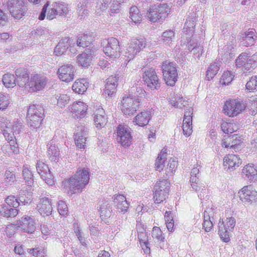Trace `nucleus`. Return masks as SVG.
<instances>
[{"label": "nucleus", "mask_w": 257, "mask_h": 257, "mask_svg": "<svg viewBox=\"0 0 257 257\" xmlns=\"http://www.w3.org/2000/svg\"><path fill=\"white\" fill-rule=\"evenodd\" d=\"M170 103L175 107L182 108L187 104L188 101L183 99L181 95L176 94L171 99Z\"/></svg>", "instance_id": "obj_47"}, {"label": "nucleus", "mask_w": 257, "mask_h": 257, "mask_svg": "<svg viewBox=\"0 0 257 257\" xmlns=\"http://www.w3.org/2000/svg\"><path fill=\"white\" fill-rule=\"evenodd\" d=\"M142 78L147 87L152 90L158 89L161 86L160 80L153 68L145 69Z\"/></svg>", "instance_id": "obj_10"}, {"label": "nucleus", "mask_w": 257, "mask_h": 257, "mask_svg": "<svg viewBox=\"0 0 257 257\" xmlns=\"http://www.w3.org/2000/svg\"><path fill=\"white\" fill-rule=\"evenodd\" d=\"M88 1L82 0L77 5V13L80 19H84L88 14L89 11L87 9Z\"/></svg>", "instance_id": "obj_41"}, {"label": "nucleus", "mask_w": 257, "mask_h": 257, "mask_svg": "<svg viewBox=\"0 0 257 257\" xmlns=\"http://www.w3.org/2000/svg\"><path fill=\"white\" fill-rule=\"evenodd\" d=\"M88 84V82L85 79L76 80L72 85V89L78 94L83 93L87 90Z\"/></svg>", "instance_id": "obj_35"}, {"label": "nucleus", "mask_w": 257, "mask_h": 257, "mask_svg": "<svg viewBox=\"0 0 257 257\" xmlns=\"http://www.w3.org/2000/svg\"><path fill=\"white\" fill-rule=\"evenodd\" d=\"M15 180V176L13 172L7 170L4 175L2 184L6 186H8L14 183Z\"/></svg>", "instance_id": "obj_51"}, {"label": "nucleus", "mask_w": 257, "mask_h": 257, "mask_svg": "<svg viewBox=\"0 0 257 257\" xmlns=\"http://www.w3.org/2000/svg\"><path fill=\"white\" fill-rule=\"evenodd\" d=\"M219 67L215 63L211 64L206 71V79L210 80L217 73Z\"/></svg>", "instance_id": "obj_54"}, {"label": "nucleus", "mask_w": 257, "mask_h": 257, "mask_svg": "<svg viewBox=\"0 0 257 257\" xmlns=\"http://www.w3.org/2000/svg\"><path fill=\"white\" fill-rule=\"evenodd\" d=\"M92 40L93 38L91 36L84 34L78 37L77 40L76 46L83 48L87 47Z\"/></svg>", "instance_id": "obj_45"}, {"label": "nucleus", "mask_w": 257, "mask_h": 257, "mask_svg": "<svg viewBox=\"0 0 257 257\" xmlns=\"http://www.w3.org/2000/svg\"><path fill=\"white\" fill-rule=\"evenodd\" d=\"M58 210L61 215L66 216L68 212L67 205L66 203L60 200L58 203Z\"/></svg>", "instance_id": "obj_64"}, {"label": "nucleus", "mask_w": 257, "mask_h": 257, "mask_svg": "<svg viewBox=\"0 0 257 257\" xmlns=\"http://www.w3.org/2000/svg\"><path fill=\"white\" fill-rule=\"evenodd\" d=\"M49 30L44 28L40 27L37 28L36 30H33L31 32V36H33L35 38H37L38 37H45L48 36L49 35Z\"/></svg>", "instance_id": "obj_56"}, {"label": "nucleus", "mask_w": 257, "mask_h": 257, "mask_svg": "<svg viewBox=\"0 0 257 257\" xmlns=\"http://www.w3.org/2000/svg\"><path fill=\"white\" fill-rule=\"evenodd\" d=\"M3 82L8 88H13L16 84V78L14 74L8 73L3 76Z\"/></svg>", "instance_id": "obj_49"}, {"label": "nucleus", "mask_w": 257, "mask_h": 257, "mask_svg": "<svg viewBox=\"0 0 257 257\" xmlns=\"http://www.w3.org/2000/svg\"><path fill=\"white\" fill-rule=\"evenodd\" d=\"M193 109L189 107L184 113L182 129L183 134L186 137L189 136L192 132V114Z\"/></svg>", "instance_id": "obj_18"}, {"label": "nucleus", "mask_w": 257, "mask_h": 257, "mask_svg": "<svg viewBox=\"0 0 257 257\" xmlns=\"http://www.w3.org/2000/svg\"><path fill=\"white\" fill-rule=\"evenodd\" d=\"M107 121V119L104 109L101 107L97 109L94 113V122L96 127L100 129L105 125Z\"/></svg>", "instance_id": "obj_23"}, {"label": "nucleus", "mask_w": 257, "mask_h": 257, "mask_svg": "<svg viewBox=\"0 0 257 257\" xmlns=\"http://www.w3.org/2000/svg\"><path fill=\"white\" fill-rule=\"evenodd\" d=\"M151 119L150 111L146 110L139 113L135 117L133 122L135 124L144 127L147 125Z\"/></svg>", "instance_id": "obj_30"}, {"label": "nucleus", "mask_w": 257, "mask_h": 257, "mask_svg": "<svg viewBox=\"0 0 257 257\" xmlns=\"http://www.w3.org/2000/svg\"><path fill=\"white\" fill-rule=\"evenodd\" d=\"M111 209L109 207H100V215L102 220L106 223V220L109 218L111 215Z\"/></svg>", "instance_id": "obj_62"}, {"label": "nucleus", "mask_w": 257, "mask_h": 257, "mask_svg": "<svg viewBox=\"0 0 257 257\" xmlns=\"http://www.w3.org/2000/svg\"><path fill=\"white\" fill-rule=\"evenodd\" d=\"M75 69L71 64L62 65L57 71L58 78L62 81L70 82L74 78Z\"/></svg>", "instance_id": "obj_15"}, {"label": "nucleus", "mask_w": 257, "mask_h": 257, "mask_svg": "<svg viewBox=\"0 0 257 257\" xmlns=\"http://www.w3.org/2000/svg\"><path fill=\"white\" fill-rule=\"evenodd\" d=\"M175 38V33L173 30H168L163 33L162 40L166 44L172 43Z\"/></svg>", "instance_id": "obj_53"}, {"label": "nucleus", "mask_w": 257, "mask_h": 257, "mask_svg": "<svg viewBox=\"0 0 257 257\" xmlns=\"http://www.w3.org/2000/svg\"><path fill=\"white\" fill-rule=\"evenodd\" d=\"M111 0H98L96 6V13L98 15L105 11L110 4Z\"/></svg>", "instance_id": "obj_55"}, {"label": "nucleus", "mask_w": 257, "mask_h": 257, "mask_svg": "<svg viewBox=\"0 0 257 257\" xmlns=\"http://www.w3.org/2000/svg\"><path fill=\"white\" fill-rule=\"evenodd\" d=\"M236 38L234 36H229L228 41L227 44L225 45L222 49H219V54H223L224 56H227L230 54L232 50L234 49L236 45Z\"/></svg>", "instance_id": "obj_37"}, {"label": "nucleus", "mask_w": 257, "mask_h": 257, "mask_svg": "<svg viewBox=\"0 0 257 257\" xmlns=\"http://www.w3.org/2000/svg\"><path fill=\"white\" fill-rule=\"evenodd\" d=\"M241 143V138L237 134L228 136L227 138L221 140V145L225 148H232L236 149Z\"/></svg>", "instance_id": "obj_25"}, {"label": "nucleus", "mask_w": 257, "mask_h": 257, "mask_svg": "<svg viewBox=\"0 0 257 257\" xmlns=\"http://www.w3.org/2000/svg\"><path fill=\"white\" fill-rule=\"evenodd\" d=\"M167 153L166 150L163 149L159 154L155 162L156 170L161 171L164 167V162L166 159Z\"/></svg>", "instance_id": "obj_44"}, {"label": "nucleus", "mask_w": 257, "mask_h": 257, "mask_svg": "<svg viewBox=\"0 0 257 257\" xmlns=\"http://www.w3.org/2000/svg\"><path fill=\"white\" fill-rule=\"evenodd\" d=\"M147 46V41L145 39H133L125 51L126 60L130 61L135 56Z\"/></svg>", "instance_id": "obj_6"}, {"label": "nucleus", "mask_w": 257, "mask_h": 257, "mask_svg": "<svg viewBox=\"0 0 257 257\" xmlns=\"http://www.w3.org/2000/svg\"><path fill=\"white\" fill-rule=\"evenodd\" d=\"M118 77L111 76L106 79V83L104 89V93L105 95L111 96L115 91L117 85Z\"/></svg>", "instance_id": "obj_26"}, {"label": "nucleus", "mask_w": 257, "mask_h": 257, "mask_svg": "<svg viewBox=\"0 0 257 257\" xmlns=\"http://www.w3.org/2000/svg\"><path fill=\"white\" fill-rule=\"evenodd\" d=\"M19 227L24 232L28 233H33L36 228L33 219L28 216L22 218Z\"/></svg>", "instance_id": "obj_29"}, {"label": "nucleus", "mask_w": 257, "mask_h": 257, "mask_svg": "<svg viewBox=\"0 0 257 257\" xmlns=\"http://www.w3.org/2000/svg\"><path fill=\"white\" fill-rule=\"evenodd\" d=\"M48 82L47 78L41 74H35L31 77L29 84H28V92H33L44 89Z\"/></svg>", "instance_id": "obj_12"}, {"label": "nucleus", "mask_w": 257, "mask_h": 257, "mask_svg": "<svg viewBox=\"0 0 257 257\" xmlns=\"http://www.w3.org/2000/svg\"><path fill=\"white\" fill-rule=\"evenodd\" d=\"M241 164V160L237 155L228 154L223 158V166L224 169L233 171L238 168Z\"/></svg>", "instance_id": "obj_17"}, {"label": "nucleus", "mask_w": 257, "mask_h": 257, "mask_svg": "<svg viewBox=\"0 0 257 257\" xmlns=\"http://www.w3.org/2000/svg\"><path fill=\"white\" fill-rule=\"evenodd\" d=\"M171 6L168 4H161L157 6L158 13L160 15V19L164 21L171 12Z\"/></svg>", "instance_id": "obj_40"}, {"label": "nucleus", "mask_w": 257, "mask_h": 257, "mask_svg": "<svg viewBox=\"0 0 257 257\" xmlns=\"http://www.w3.org/2000/svg\"><path fill=\"white\" fill-rule=\"evenodd\" d=\"M188 49L197 58H199L203 52L202 46L193 40L189 41Z\"/></svg>", "instance_id": "obj_39"}, {"label": "nucleus", "mask_w": 257, "mask_h": 257, "mask_svg": "<svg viewBox=\"0 0 257 257\" xmlns=\"http://www.w3.org/2000/svg\"><path fill=\"white\" fill-rule=\"evenodd\" d=\"M132 140L130 128L126 125H118L117 127V141L123 147H128L131 144Z\"/></svg>", "instance_id": "obj_13"}, {"label": "nucleus", "mask_w": 257, "mask_h": 257, "mask_svg": "<svg viewBox=\"0 0 257 257\" xmlns=\"http://www.w3.org/2000/svg\"><path fill=\"white\" fill-rule=\"evenodd\" d=\"M70 43V39L65 37L60 40L59 42L54 49V53L56 56H61L69 48Z\"/></svg>", "instance_id": "obj_32"}, {"label": "nucleus", "mask_w": 257, "mask_h": 257, "mask_svg": "<svg viewBox=\"0 0 257 257\" xmlns=\"http://www.w3.org/2000/svg\"><path fill=\"white\" fill-rule=\"evenodd\" d=\"M49 2H47L43 6L42 12H41L39 16V19L40 20H43L46 16L47 19L49 20H52L56 18V16H58L55 11L52 7H51V8L49 10L47 15L46 12L47 10L48 7L49 6Z\"/></svg>", "instance_id": "obj_34"}, {"label": "nucleus", "mask_w": 257, "mask_h": 257, "mask_svg": "<svg viewBox=\"0 0 257 257\" xmlns=\"http://www.w3.org/2000/svg\"><path fill=\"white\" fill-rule=\"evenodd\" d=\"M87 109V105L85 103L82 101H77L71 105L69 110L74 117L81 118L85 116Z\"/></svg>", "instance_id": "obj_20"}, {"label": "nucleus", "mask_w": 257, "mask_h": 257, "mask_svg": "<svg viewBox=\"0 0 257 257\" xmlns=\"http://www.w3.org/2000/svg\"><path fill=\"white\" fill-rule=\"evenodd\" d=\"M7 8L12 16L18 19L22 17L25 11L23 0H9Z\"/></svg>", "instance_id": "obj_14"}, {"label": "nucleus", "mask_w": 257, "mask_h": 257, "mask_svg": "<svg viewBox=\"0 0 257 257\" xmlns=\"http://www.w3.org/2000/svg\"><path fill=\"white\" fill-rule=\"evenodd\" d=\"M23 176L24 182L21 184L15 183V187L23 193H32L37 191L38 186L34 182V176L30 166L25 165L23 167Z\"/></svg>", "instance_id": "obj_2"}, {"label": "nucleus", "mask_w": 257, "mask_h": 257, "mask_svg": "<svg viewBox=\"0 0 257 257\" xmlns=\"http://www.w3.org/2000/svg\"><path fill=\"white\" fill-rule=\"evenodd\" d=\"M130 18L136 24L142 21V16L137 7L133 6L130 8Z\"/></svg>", "instance_id": "obj_46"}, {"label": "nucleus", "mask_w": 257, "mask_h": 257, "mask_svg": "<svg viewBox=\"0 0 257 257\" xmlns=\"http://www.w3.org/2000/svg\"><path fill=\"white\" fill-rule=\"evenodd\" d=\"M177 162L174 160H170L167 167L166 168V174L167 176H171L177 166Z\"/></svg>", "instance_id": "obj_63"}, {"label": "nucleus", "mask_w": 257, "mask_h": 257, "mask_svg": "<svg viewBox=\"0 0 257 257\" xmlns=\"http://www.w3.org/2000/svg\"><path fill=\"white\" fill-rule=\"evenodd\" d=\"M147 17L152 22L162 21L159 18L160 15L158 13L157 5L152 6L150 8L147 13Z\"/></svg>", "instance_id": "obj_48"}, {"label": "nucleus", "mask_w": 257, "mask_h": 257, "mask_svg": "<svg viewBox=\"0 0 257 257\" xmlns=\"http://www.w3.org/2000/svg\"><path fill=\"white\" fill-rule=\"evenodd\" d=\"M37 208L39 213L43 216H47L51 214L52 207L49 198L44 197L40 199Z\"/></svg>", "instance_id": "obj_22"}, {"label": "nucleus", "mask_w": 257, "mask_h": 257, "mask_svg": "<svg viewBox=\"0 0 257 257\" xmlns=\"http://www.w3.org/2000/svg\"><path fill=\"white\" fill-rule=\"evenodd\" d=\"M90 179L88 168L79 169L68 180L63 181L65 187L73 192H82L88 184Z\"/></svg>", "instance_id": "obj_1"}, {"label": "nucleus", "mask_w": 257, "mask_h": 257, "mask_svg": "<svg viewBox=\"0 0 257 257\" xmlns=\"http://www.w3.org/2000/svg\"><path fill=\"white\" fill-rule=\"evenodd\" d=\"M51 7L54 8L55 12L60 16H66L69 12L68 5L63 2H54Z\"/></svg>", "instance_id": "obj_38"}, {"label": "nucleus", "mask_w": 257, "mask_h": 257, "mask_svg": "<svg viewBox=\"0 0 257 257\" xmlns=\"http://www.w3.org/2000/svg\"><path fill=\"white\" fill-rule=\"evenodd\" d=\"M92 54L91 50L86 49L85 51L77 57V63L83 67L90 65L92 61Z\"/></svg>", "instance_id": "obj_28"}, {"label": "nucleus", "mask_w": 257, "mask_h": 257, "mask_svg": "<svg viewBox=\"0 0 257 257\" xmlns=\"http://www.w3.org/2000/svg\"><path fill=\"white\" fill-rule=\"evenodd\" d=\"M170 184L166 180L157 182L154 187V193H168L170 190Z\"/></svg>", "instance_id": "obj_43"}, {"label": "nucleus", "mask_w": 257, "mask_h": 257, "mask_svg": "<svg viewBox=\"0 0 257 257\" xmlns=\"http://www.w3.org/2000/svg\"><path fill=\"white\" fill-rule=\"evenodd\" d=\"M140 108V99L133 97V95L130 96L124 97L121 100L120 108L122 112L125 115H133L136 111Z\"/></svg>", "instance_id": "obj_7"}, {"label": "nucleus", "mask_w": 257, "mask_h": 257, "mask_svg": "<svg viewBox=\"0 0 257 257\" xmlns=\"http://www.w3.org/2000/svg\"><path fill=\"white\" fill-rule=\"evenodd\" d=\"M1 122V130L6 140L13 138L15 134H19L23 128L21 120L18 119L12 122L8 118H3Z\"/></svg>", "instance_id": "obj_4"}, {"label": "nucleus", "mask_w": 257, "mask_h": 257, "mask_svg": "<svg viewBox=\"0 0 257 257\" xmlns=\"http://www.w3.org/2000/svg\"><path fill=\"white\" fill-rule=\"evenodd\" d=\"M249 57L248 54L246 53L240 54L236 60V65L237 67H243L245 71H248L246 67L247 58Z\"/></svg>", "instance_id": "obj_52"}, {"label": "nucleus", "mask_w": 257, "mask_h": 257, "mask_svg": "<svg viewBox=\"0 0 257 257\" xmlns=\"http://www.w3.org/2000/svg\"><path fill=\"white\" fill-rule=\"evenodd\" d=\"M107 44L103 47V52L111 59H116L120 55V48L118 40L115 38H109Z\"/></svg>", "instance_id": "obj_11"}, {"label": "nucleus", "mask_w": 257, "mask_h": 257, "mask_svg": "<svg viewBox=\"0 0 257 257\" xmlns=\"http://www.w3.org/2000/svg\"><path fill=\"white\" fill-rule=\"evenodd\" d=\"M44 109L40 105H30L28 109L27 123L31 129H38L44 119Z\"/></svg>", "instance_id": "obj_3"}, {"label": "nucleus", "mask_w": 257, "mask_h": 257, "mask_svg": "<svg viewBox=\"0 0 257 257\" xmlns=\"http://www.w3.org/2000/svg\"><path fill=\"white\" fill-rule=\"evenodd\" d=\"M87 132L84 126H78L74 133L75 142L76 146L80 148H84L86 141Z\"/></svg>", "instance_id": "obj_19"}, {"label": "nucleus", "mask_w": 257, "mask_h": 257, "mask_svg": "<svg viewBox=\"0 0 257 257\" xmlns=\"http://www.w3.org/2000/svg\"><path fill=\"white\" fill-rule=\"evenodd\" d=\"M254 36L255 30L253 29L244 33V36H243V40L241 41L242 45L246 47L253 45L255 41Z\"/></svg>", "instance_id": "obj_42"}, {"label": "nucleus", "mask_w": 257, "mask_h": 257, "mask_svg": "<svg viewBox=\"0 0 257 257\" xmlns=\"http://www.w3.org/2000/svg\"><path fill=\"white\" fill-rule=\"evenodd\" d=\"M193 15L191 18L186 19L183 32L188 38L192 36L194 31L195 17Z\"/></svg>", "instance_id": "obj_36"}, {"label": "nucleus", "mask_w": 257, "mask_h": 257, "mask_svg": "<svg viewBox=\"0 0 257 257\" xmlns=\"http://www.w3.org/2000/svg\"><path fill=\"white\" fill-rule=\"evenodd\" d=\"M57 97V105L61 108L64 107L70 100L69 96L67 94H60Z\"/></svg>", "instance_id": "obj_61"}, {"label": "nucleus", "mask_w": 257, "mask_h": 257, "mask_svg": "<svg viewBox=\"0 0 257 257\" xmlns=\"http://www.w3.org/2000/svg\"><path fill=\"white\" fill-rule=\"evenodd\" d=\"M0 213L1 215L7 218L14 217L18 214V210L11 205L3 204L1 205Z\"/></svg>", "instance_id": "obj_33"}, {"label": "nucleus", "mask_w": 257, "mask_h": 257, "mask_svg": "<svg viewBox=\"0 0 257 257\" xmlns=\"http://www.w3.org/2000/svg\"><path fill=\"white\" fill-rule=\"evenodd\" d=\"M113 198L114 202L116 204L117 211L123 214L125 213L129 206L126 197L122 194H116L114 195Z\"/></svg>", "instance_id": "obj_24"}, {"label": "nucleus", "mask_w": 257, "mask_h": 257, "mask_svg": "<svg viewBox=\"0 0 257 257\" xmlns=\"http://www.w3.org/2000/svg\"><path fill=\"white\" fill-rule=\"evenodd\" d=\"M240 200L244 203H252L257 199V194H240Z\"/></svg>", "instance_id": "obj_58"}, {"label": "nucleus", "mask_w": 257, "mask_h": 257, "mask_svg": "<svg viewBox=\"0 0 257 257\" xmlns=\"http://www.w3.org/2000/svg\"><path fill=\"white\" fill-rule=\"evenodd\" d=\"M201 162H197V163L194 165L193 168L191 171V177L190 182L192 183H195L199 180V174L200 172V169L201 168Z\"/></svg>", "instance_id": "obj_50"}, {"label": "nucleus", "mask_w": 257, "mask_h": 257, "mask_svg": "<svg viewBox=\"0 0 257 257\" xmlns=\"http://www.w3.org/2000/svg\"><path fill=\"white\" fill-rule=\"evenodd\" d=\"M15 74L16 75V83L18 85L21 87H24L25 89L28 91V88H27L28 84H29V74L27 71L22 68L17 69L15 71Z\"/></svg>", "instance_id": "obj_21"}, {"label": "nucleus", "mask_w": 257, "mask_h": 257, "mask_svg": "<svg viewBox=\"0 0 257 257\" xmlns=\"http://www.w3.org/2000/svg\"><path fill=\"white\" fill-rule=\"evenodd\" d=\"M233 77L234 76L231 72L229 71H225L222 74L220 82L224 85H228L232 81Z\"/></svg>", "instance_id": "obj_57"}, {"label": "nucleus", "mask_w": 257, "mask_h": 257, "mask_svg": "<svg viewBox=\"0 0 257 257\" xmlns=\"http://www.w3.org/2000/svg\"><path fill=\"white\" fill-rule=\"evenodd\" d=\"M36 169L41 178L47 184L52 185L54 183L53 176L47 165L42 161H38L36 164Z\"/></svg>", "instance_id": "obj_16"}, {"label": "nucleus", "mask_w": 257, "mask_h": 257, "mask_svg": "<svg viewBox=\"0 0 257 257\" xmlns=\"http://www.w3.org/2000/svg\"><path fill=\"white\" fill-rule=\"evenodd\" d=\"M48 149L47 150V155L49 159L52 162H57L59 159V151L58 147L55 145L54 141L51 140L48 144Z\"/></svg>", "instance_id": "obj_31"}, {"label": "nucleus", "mask_w": 257, "mask_h": 257, "mask_svg": "<svg viewBox=\"0 0 257 257\" xmlns=\"http://www.w3.org/2000/svg\"><path fill=\"white\" fill-rule=\"evenodd\" d=\"M257 88V76H253L250 78L246 84V88L250 92L253 91Z\"/></svg>", "instance_id": "obj_60"}, {"label": "nucleus", "mask_w": 257, "mask_h": 257, "mask_svg": "<svg viewBox=\"0 0 257 257\" xmlns=\"http://www.w3.org/2000/svg\"><path fill=\"white\" fill-rule=\"evenodd\" d=\"M242 174L250 181L255 182L257 180V169L253 164H248L245 165L242 170Z\"/></svg>", "instance_id": "obj_27"}, {"label": "nucleus", "mask_w": 257, "mask_h": 257, "mask_svg": "<svg viewBox=\"0 0 257 257\" xmlns=\"http://www.w3.org/2000/svg\"><path fill=\"white\" fill-rule=\"evenodd\" d=\"M10 103V97L8 95L0 94V109L5 110Z\"/></svg>", "instance_id": "obj_59"}, {"label": "nucleus", "mask_w": 257, "mask_h": 257, "mask_svg": "<svg viewBox=\"0 0 257 257\" xmlns=\"http://www.w3.org/2000/svg\"><path fill=\"white\" fill-rule=\"evenodd\" d=\"M163 78L168 85L174 86L178 79V73L175 63L166 61L161 66Z\"/></svg>", "instance_id": "obj_5"}, {"label": "nucleus", "mask_w": 257, "mask_h": 257, "mask_svg": "<svg viewBox=\"0 0 257 257\" xmlns=\"http://www.w3.org/2000/svg\"><path fill=\"white\" fill-rule=\"evenodd\" d=\"M245 104L237 99H231L225 102L224 113L229 117H233L241 113L245 108Z\"/></svg>", "instance_id": "obj_9"}, {"label": "nucleus", "mask_w": 257, "mask_h": 257, "mask_svg": "<svg viewBox=\"0 0 257 257\" xmlns=\"http://www.w3.org/2000/svg\"><path fill=\"white\" fill-rule=\"evenodd\" d=\"M235 220L232 217H227L225 221L220 220L218 223V233L221 239L225 242L230 241V234L235 225Z\"/></svg>", "instance_id": "obj_8"}]
</instances>
